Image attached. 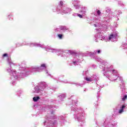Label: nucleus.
<instances>
[{
	"label": "nucleus",
	"instance_id": "obj_32",
	"mask_svg": "<svg viewBox=\"0 0 127 127\" xmlns=\"http://www.w3.org/2000/svg\"><path fill=\"white\" fill-rule=\"evenodd\" d=\"M47 122H45L44 123V126H45V124H47Z\"/></svg>",
	"mask_w": 127,
	"mask_h": 127
},
{
	"label": "nucleus",
	"instance_id": "obj_26",
	"mask_svg": "<svg viewBox=\"0 0 127 127\" xmlns=\"http://www.w3.org/2000/svg\"><path fill=\"white\" fill-rule=\"evenodd\" d=\"M97 13L98 15H100V14H101V11H100L99 10H97Z\"/></svg>",
	"mask_w": 127,
	"mask_h": 127
},
{
	"label": "nucleus",
	"instance_id": "obj_39",
	"mask_svg": "<svg viewBox=\"0 0 127 127\" xmlns=\"http://www.w3.org/2000/svg\"><path fill=\"white\" fill-rule=\"evenodd\" d=\"M49 75V76H51V75H50V74H49V75Z\"/></svg>",
	"mask_w": 127,
	"mask_h": 127
},
{
	"label": "nucleus",
	"instance_id": "obj_29",
	"mask_svg": "<svg viewBox=\"0 0 127 127\" xmlns=\"http://www.w3.org/2000/svg\"><path fill=\"white\" fill-rule=\"evenodd\" d=\"M119 4L120 5H123V3H121V2H119Z\"/></svg>",
	"mask_w": 127,
	"mask_h": 127
},
{
	"label": "nucleus",
	"instance_id": "obj_5",
	"mask_svg": "<svg viewBox=\"0 0 127 127\" xmlns=\"http://www.w3.org/2000/svg\"><path fill=\"white\" fill-rule=\"evenodd\" d=\"M46 68L47 66L45 64H41L40 67L33 66L30 69V71H26V74L24 73V72H21L20 74L19 77L20 78H24V77H26L29 74H31V73H33V72H41L43 71V70L46 69Z\"/></svg>",
	"mask_w": 127,
	"mask_h": 127
},
{
	"label": "nucleus",
	"instance_id": "obj_24",
	"mask_svg": "<svg viewBox=\"0 0 127 127\" xmlns=\"http://www.w3.org/2000/svg\"><path fill=\"white\" fill-rule=\"evenodd\" d=\"M56 121L55 120H50V124H53L54 125H56Z\"/></svg>",
	"mask_w": 127,
	"mask_h": 127
},
{
	"label": "nucleus",
	"instance_id": "obj_21",
	"mask_svg": "<svg viewBox=\"0 0 127 127\" xmlns=\"http://www.w3.org/2000/svg\"><path fill=\"white\" fill-rule=\"evenodd\" d=\"M65 97V95L64 94L59 96V98L61 99V101H63V99H64Z\"/></svg>",
	"mask_w": 127,
	"mask_h": 127
},
{
	"label": "nucleus",
	"instance_id": "obj_38",
	"mask_svg": "<svg viewBox=\"0 0 127 127\" xmlns=\"http://www.w3.org/2000/svg\"><path fill=\"white\" fill-rule=\"evenodd\" d=\"M85 74H87V71H86Z\"/></svg>",
	"mask_w": 127,
	"mask_h": 127
},
{
	"label": "nucleus",
	"instance_id": "obj_13",
	"mask_svg": "<svg viewBox=\"0 0 127 127\" xmlns=\"http://www.w3.org/2000/svg\"><path fill=\"white\" fill-rule=\"evenodd\" d=\"M105 11H106V12H107V13H108V16H111V15H112V14H113V13L111 11V8H109V7H107L106 8Z\"/></svg>",
	"mask_w": 127,
	"mask_h": 127
},
{
	"label": "nucleus",
	"instance_id": "obj_11",
	"mask_svg": "<svg viewBox=\"0 0 127 127\" xmlns=\"http://www.w3.org/2000/svg\"><path fill=\"white\" fill-rule=\"evenodd\" d=\"M39 90L42 91L43 90L46 88V87H47V84L45 82H42L39 83Z\"/></svg>",
	"mask_w": 127,
	"mask_h": 127
},
{
	"label": "nucleus",
	"instance_id": "obj_20",
	"mask_svg": "<svg viewBox=\"0 0 127 127\" xmlns=\"http://www.w3.org/2000/svg\"><path fill=\"white\" fill-rule=\"evenodd\" d=\"M125 108H126V106L125 105L122 106L121 109L119 110V114H122V113L124 112V109H125Z\"/></svg>",
	"mask_w": 127,
	"mask_h": 127
},
{
	"label": "nucleus",
	"instance_id": "obj_22",
	"mask_svg": "<svg viewBox=\"0 0 127 127\" xmlns=\"http://www.w3.org/2000/svg\"><path fill=\"white\" fill-rule=\"evenodd\" d=\"M40 98L39 97H34L33 98L34 102H37Z\"/></svg>",
	"mask_w": 127,
	"mask_h": 127
},
{
	"label": "nucleus",
	"instance_id": "obj_36",
	"mask_svg": "<svg viewBox=\"0 0 127 127\" xmlns=\"http://www.w3.org/2000/svg\"><path fill=\"white\" fill-rule=\"evenodd\" d=\"M12 84L13 85V84H14V82H12Z\"/></svg>",
	"mask_w": 127,
	"mask_h": 127
},
{
	"label": "nucleus",
	"instance_id": "obj_42",
	"mask_svg": "<svg viewBox=\"0 0 127 127\" xmlns=\"http://www.w3.org/2000/svg\"><path fill=\"white\" fill-rule=\"evenodd\" d=\"M97 94H99V92L97 93Z\"/></svg>",
	"mask_w": 127,
	"mask_h": 127
},
{
	"label": "nucleus",
	"instance_id": "obj_14",
	"mask_svg": "<svg viewBox=\"0 0 127 127\" xmlns=\"http://www.w3.org/2000/svg\"><path fill=\"white\" fill-rule=\"evenodd\" d=\"M7 62L8 65H9L10 67H11V66L15 65V64H14L13 63H12V62L11 61V59H8L7 60Z\"/></svg>",
	"mask_w": 127,
	"mask_h": 127
},
{
	"label": "nucleus",
	"instance_id": "obj_12",
	"mask_svg": "<svg viewBox=\"0 0 127 127\" xmlns=\"http://www.w3.org/2000/svg\"><path fill=\"white\" fill-rule=\"evenodd\" d=\"M97 53V54H100V53H101V50H98L97 51H95L93 53L87 52V54H89V56H95Z\"/></svg>",
	"mask_w": 127,
	"mask_h": 127
},
{
	"label": "nucleus",
	"instance_id": "obj_8",
	"mask_svg": "<svg viewBox=\"0 0 127 127\" xmlns=\"http://www.w3.org/2000/svg\"><path fill=\"white\" fill-rule=\"evenodd\" d=\"M60 8H61L60 6H58L57 7V9L56 8H54V9H53V10L54 12H57V13H62V14H63V13H69V12H70V11L72 10L71 8H66L64 7L62 8V10H60Z\"/></svg>",
	"mask_w": 127,
	"mask_h": 127
},
{
	"label": "nucleus",
	"instance_id": "obj_28",
	"mask_svg": "<svg viewBox=\"0 0 127 127\" xmlns=\"http://www.w3.org/2000/svg\"><path fill=\"white\" fill-rule=\"evenodd\" d=\"M5 56H7V54H4L3 55V57H5Z\"/></svg>",
	"mask_w": 127,
	"mask_h": 127
},
{
	"label": "nucleus",
	"instance_id": "obj_27",
	"mask_svg": "<svg viewBox=\"0 0 127 127\" xmlns=\"http://www.w3.org/2000/svg\"><path fill=\"white\" fill-rule=\"evenodd\" d=\"M117 14L120 15V14H122V11L121 10H118Z\"/></svg>",
	"mask_w": 127,
	"mask_h": 127
},
{
	"label": "nucleus",
	"instance_id": "obj_34",
	"mask_svg": "<svg viewBox=\"0 0 127 127\" xmlns=\"http://www.w3.org/2000/svg\"><path fill=\"white\" fill-rule=\"evenodd\" d=\"M23 70H25V67H22Z\"/></svg>",
	"mask_w": 127,
	"mask_h": 127
},
{
	"label": "nucleus",
	"instance_id": "obj_17",
	"mask_svg": "<svg viewBox=\"0 0 127 127\" xmlns=\"http://www.w3.org/2000/svg\"><path fill=\"white\" fill-rule=\"evenodd\" d=\"M41 92V90L39 89V86H36L35 88V90L33 91V93H40Z\"/></svg>",
	"mask_w": 127,
	"mask_h": 127
},
{
	"label": "nucleus",
	"instance_id": "obj_4",
	"mask_svg": "<svg viewBox=\"0 0 127 127\" xmlns=\"http://www.w3.org/2000/svg\"><path fill=\"white\" fill-rule=\"evenodd\" d=\"M26 45H29L30 47H41V48H45L46 51H49L50 52H52L53 53H57L58 55H61V54H63V53H64V52H63V50L52 49V48L50 47L44 46V45H41L37 43L28 44H26Z\"/></svg>",
	"mask_w": 127,
	"mask_h": 127
},
{
	"label": "nucleus",
	"instance_id": "obj_40",
	"mask_svg": "<svg viewBox=\"0 0 127 127\" xmlns=\"http://www.w3.org/2000/svg\"><path fill=\"white\" fill-rule=\"evenodd\" d=\"M77 86H79V84H77Z\"/></svg>",
	"mask_w": 127,
	"mask_h": 127
},
{
	"label": "nucleus",
	"instance_id": "obj_41",
	"mask_svg": "<svg viewBox=\"0 0 127 127\" xmlns=\"http://www.w3.org/2000/svg\"><path fill=\"white\" fill-rule=\"evenodd\" d=\"M20 91L22 92V91H21V90H20Z\"/></svg>",
	"mask_w": 127,
	"mask_h": 127
},
{
	"label": "nucleus",
	"instance_id": "obj_25",
	"mask_svg": "<svg viewBox=\"0 0 127 127\" xmlns=\"http://www.w3.org/2000/svg\"><path fill=\"white\" fill-rule=\"evenodd\" d=\"M58 37L60 39H62V37L63 36V34H59L58 35Z\"/></svg>",
	"mask_w": 127,
	"mask_h": 127
},
{
	"label": "nucleus",
	"instance_id": "obj_1",
	"mask_svg": "<svg viewBox=\"0 0 127 127\" xmlns=\"http://www.w3.org/2000/svg\"><path fill=\"white\" fill-rule=\"evenodd\" d=\"M100 68H102L103 71H105L103 73L104 76H105L111 81H116L119 77L118 71L113 69L112 65H108V63L106 62H104L100 64Z\"/></svg>",
	"mask_w": 127,
	"mask_h": 127
},
{
	"label": "nucleus",
	"instance_id": "obj_10",
	"mask_svg": "<svg viewBox=\"0 0 127 127\" xmlns=\"http://www.w3.org/2000/svg\"><path fill=\"white\" fill-rule=\"evenodd\" d=\"M7 72H10L12 74V76L15 79H17L18 76H17V73H16V71L15 70H11V68H7Z\"/></svg>",
	"mask_w": 127,
	"mask_h": 127
},
{
	"label": "nucleus",
	"instance_id": "obj_23",
	"mask_svg": "<svg viewBox=\"0 0 127 127\" xmlns=\"http://www.w3.org/2000/svg\"><path fill=\"white\" fill-rule=\"evenodd\" d=\"M94 26H95V27H100V26H101V24H100L98 22H96L95 24H94Z\"/></svg>",
	"mask_w": 127,
	"mask_h": 127
},
{
	"label": "nucleus",
	"instance_id": "obj_7",
	"mask_svg": "<svg viewBox=\"0 0 127 127\" xmlns=\"http://www.w3.org/2000/svg\"><path fill=\"white\" fill-rule=\"evenodd\" d=\"M119 79L120 81V87L122 93V96H123L122 101H126L127 98V92H126V88H125V82H124L123 77H119Z\"/></svg>",
	"mask_w": 127,
	"mask_h": 127
},
{
	"label": "nucleus",
	"instance_id": "obj_37",
	"mask_svg": "<svg viewBox=\"0 0 127 127\" xmlns=\"http://www.w3.org/2000/svg\"><path fill=\"white\" fill-rule=\"evenodd\" d=\"M18 94H19V91H18Z\"/></svg>",
	"mask_w": 127,
	"mask_h": 127
},
{
	"label": "nucleus",
	"instance_id": "obj_19",
	"mask_svg": "<svg viewBox=\"0 0 127 127\" xmlns=\"http://www.w3.org/2000/svg\"><path fill=\"white\" fill-rule=\"evenodd\" d=\"M64 4V3H63V1H60V4L58 6H60V10H62L63 9V8L64 7H61V6H63V5Z\"/></svg>",
	"mask_w": 127,
	"mask_h": 127
},
{
	"label": "nucleus",
	"instance_id": "obj_15",
	"mask_svg": "<svg viewBox=\"0 0 127 127\" xmlns=\"http://www.w3.org/2000/svg\"><path fill=\"white\" fill-rule=\"evenodd\" d=\"M60 119H61V126H64L65 122V118L63 116H61Z\"/></svg>",
	"mask_w": 127,
	"mask_h": 127
},
{
	"label": "nucleus",
	"instance_id": "obj_16",
	"mask_svg": "<svg viewBox=\"0 0 127 127\" xmlns=\"http://www.w3.org/2000/svg\"><path fill=\"white\" fill-rule=\"evenodd\" d=\"M60 30H64V31L69 30L68 28H67L66 26H60Z\"/></svg>",
	"mask_w": 127,
	"mask_h": 127
},
{
	"label": "nucleus",
	"instance_id": "obj_30",
	"mask_svg": "<svg viewBox=\"0 0 127 127\" xmlns=\"http://www.w3.org/2000/svg\"><path fill=\"white\" fill-rule=\"evenodd\" d=\"M76 14H78V13H73V15L74 16H77V15H76Z\"/></svg>",
	"mask_w": 127,
	"mask_h": 127
},
{
	"label": "nucleus",
	"instance_id": "obj_3",
	"mask_svg": "<svg viewBox=\"0 0 127 127\" xmlns=\"http://www.w3.org/2000/svg\"><path fill=\"white\" fill-rule=\"evenodd\" d=\"M96 31H97V34L95 35V38H98L99 40H105V41H112L115 42L117 41V37L118 36V34L116 32H114L110 35L109 39L107 40V37L103 35V32L101 30L96 29Z\"/></svg>",
	"mask_w": 127,
	"mask_h": 127
},
{
	"label": "nucleus",
	"instance_id": "obj_6",
	"mask_svg": "<svg viewBox=\"0 0 127 127\" xmlns=\"http://www.w3.org/2000/svg\"><path fill=\"white\" fill-rule=\"evenodd\" d=\"M72 4H73L76 9H81L79 12L80 14H75V15H77L80 18H82L86 14V12H87L86 11L87 10V7H83L82 5L79 4V1L78 0H72Z\"/></svg>",
	"mask_w": 127,
	"mask_h": 127
},
{
	"label": "nucleus",
	"instance_id": "obj_35",
	"mask_svg": "<svg viewBox=\"0 0 127 127\" xmlns=\"http://www.w3.org/2000/svg\"><path fill=\"white\" fill-rule=\"evenodd\" d=\"M46 73H47V74H48V70H46Z\"/></svg>",
	"mask_w": 127,
	"mask_h": 127
},
{
	"label": "nucleus",
	"instance_id": "obj_33",
	"mask_svg": "<svg viewBox=\"0 0 127 127\" xmlns=\"http://www.w3.org/2000/svg\"><path fill=\"white\" fill-rule=\"evenodd\" d=\"M56 30L57 31H59V29H57Z\"/></svg>",
	"mask_w": 127,
	"mask_h": 127
},
{
	"label": "nucleus",
	"instance_id": "obj_2",
	"mask_svg": "<svg viewBox=\"0 0 127 127\" xmlns=\"http://www.w3.org/2000/svg\"><path fill=\"white\" fill-rule=\"evenodd\" d=\"M71 112H74V118L78 122V126L83 127L85 123L84 117V111L80 108H77L76 106H73L71 108Z\"/></svg>",
	"mask_w": 127,
	"mask_h": 127
},
{
	"label": "nucleus",
	"instance_id": "obj_31",
	"mask_svg": "<svg viewBox=\"0 0 127 127\" xmlns=\"http://www.w3.org/2000/svg\"><path fill=\"white\" fill-rule=\"evenodd\" d=\"M64 83H65V84H67V83H68V81H67L66 80L64 81Z\"/></svg>",
	"mask_w": 127,
	"mask_h": 127
},
{
	"label": "nucleus",
	"instance_id": "obj_18",
	"mask_svg": "<svg viewBox=\"0 0 127 127\" xmlns=\"http://www.w3.org/2000/svg\"><path fill=\"white\" fill-rule=\"evenodd\" d=\"M79 63H81V61L80 60H77L76 61H73L72 64H73V65H75V66H76V65H79Z\"/></svg>",
	"mask_w": 127,
	"mask_h": 127
},
{
	"label": "nucleus",
	"instance_id": "obj_9",
	"mask_svg": "<svg viewBox=\"0 0 127 127\" xmlns=\"http://www.w3.org/2000/svg\"><path fill=\"white\" fill-rule=\"evenodd\" d=\"M84 79L88 82H92V81H97V80H99V77H97L96 75L93 74L91 77L86 76Z\"/></svg>",
	"mask_w": 127,
	"mask_h": 127
}]
</instances>
